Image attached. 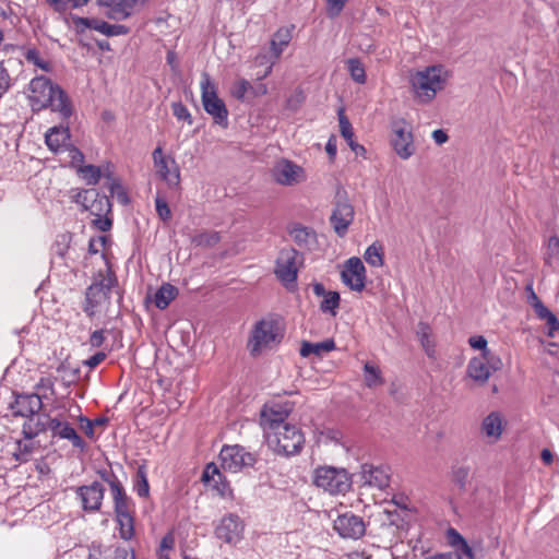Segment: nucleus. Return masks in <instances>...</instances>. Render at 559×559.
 I'll return each mask as SVG.
<instances>
[{
  "instance_id": "nucleus-1",
  "label": "nucleus",
  "mask_w": 559,
  "mask_h": 559,
  "mask_svg": "<svg viewBox=\"0 0 559 559\" xmlns=\"http://www.w3.org/2000/svg\"><path fill=\"white\" fill-rule=\"evenodd\" d=\"M293 412V404L274 403L265 405L260 415V426L266 445L278 455L292 456L298 454L305 444L301 429L287 417Z\"/></svg>"
},
{
  "instance_id": "nucleus-2",
  "label": "nucleus",
  "mask_w": 559,
  "mask_h": 559,
  "mask_svg": "<svg viewBox=\"0 0 559 559\" xmlns=\"http://www.w3.org/2000/svg\"><path fill=\"white\" fill-rule=\"evenodd\" d=\"M28 100L34 111L50 108L62 119H68L73 114L72 103L67 93L44 75L35 76L29 82Z\"/></svg>"
},
{
  "instance_id": "nucleus-3",
  "label": "nucleus",
  "mask_w": 559,
  "mask_h": 559,
  "mask_svg": "<svg viewBox=\"0 0 559 559\" xmlns=\"http://www.w3.org/2000/svg\"><path fill=\"white\" fill-rule=\"evenodd\" d=\"M450 76L449 71L441 64L428 66L409 75V85L414 99L421 105L431 103L441 92Z\"/></svg>"
},
{
  "instance_id": "nucleus-4",
  "label": "nucleus",
  "mask_w": 559,
  "mask_h": 559,
  "mask_svg": "<svg viewBox=\"0 0 559 559\" xmlns=\"http://www.w3.org/2000/svg\"><path fill=\"white\" fill-rule=\"evenodd\" d=\"M313 484L332 496H344L352 488V477L343 467L319 466L313 472Z\"/></svg>"
},
{
  "instance_id": "nucleus-5",
  "label": "nucleus",
  "mask_w": 559,
  "mask_h": 559,
  "mask_svg": "<svg viewBox=\"0 0 559 559\" xmlns=\"http://www.w3.org/2000/svg\"><path fill=\"white\" fill-rule=\"evenodd\" d=\"M201 99L204 110L211 115L217 124L227 126L228 110L217 95V86L207 73H203L200 82Z\"/></svg>"
},
{
  "instance_id": "nucleus-6",
  "label": "nucleus",
  "mask_w": 559,
  "mask_h": 559,
  "mask_svg": "<svg viewBox=\"0 0 559 559\" xmlns=\"http://www.w3.org/2000/svg\"><path fill=\"white\" fill-rule=\"evenodd\" d=\"M501 368V358L492 352H486L485 355L471 358L466 367V376L476 384L484 385L491 374Z\"/></svg>"
},
{
  "instance_id": "nucleus-7",
  "label": "nucleus",
  "mask_w": 559,
  "mask_h": 559,
  "mask_svg": "<svg viewBox=\"0 0 559 559\" xmlns=\"http://www.w3.org/2000/svg\"><path fill=\"white\" fill-rule=\"evenodd\" d=\"M302 263V257L293 248H284L280 251L275 274L288 289L296 287L297 274Z\"/></svg>"
},
{
  "instance_id": "nucleus-8",
  "label": "nucleus",
  "mask_w": 559,
  "mask_h": 559,
  "mask_svg": "<svg viewBox=\"0 0 559 559\" xmlns=\"http://www.w3.org/2000/svg\"><path fill=\"white\" fill-rule=\"evenodd\" d=\"M271 177L277 185L284 187H296L308 179L306 169L288 158H280L274 163Z\"/></svg>"
},
{
  "instance_id": "nucleus-9",
  "label": "nucleus",
  "mask_w": 559,
  "mask_h": 559,
  "mask_svg": "<svg viewBox=\"0 0 559 559\" xmlns=\"http://www.w3.org/2000/svg\"><path fill=\"white\" fill-rule=\"evenodd\" d=\"M276 342H278L277 323L273 320H261L253 326L248 348L255 356Z\"/></svg>"
},
{
  "instance_id": "nucleus-10",
  "label": "nucleus",
  "mask_w": 559,
  "mask_h": 559,
  "mask_svg": "<svg viewBox=\"0 0 559 559\" xmlns=\"http://www.w3.org/2000/svg\"><path fill=\"white\" fill-rule=\"evenodd\" d=\"M156 175L167 183L169 188H177L180 185V169L170 155H166L162 146H157L152 153Z\"/></svg>"
},
{
  "instance_id": "nucleus-11",
  "label": "nucleus",
  "mask_w": 559,
  "mask_h": 559,
  "mask_svg": "<svg viewBox=\"0 0 559 559\" xmlns=\"http://www.w3.org/2000/svg\"><path fill=\"white\" fill-rule=\"evenodd\" d=\"M391 145L395 154L403 160L409 159L416 153L413 132L404 120L393 124Z\"/></svg>"
},
{
  "instance_id": "nucleus-12",
  "label": "nucleus",
  "mask_w": 559,
  "mask_h": 559,
  "mask_svg": "<svg viewBox=\"0 0 559 559\" xmlns=\"http://www.w3.org/2000/svg\"><path fill=\"white\" fill-rule=\"evenodd\" d=\"M221 465L225 471L237 473L252 466L254 457L240 445H226L219 453Z\"/></svg>"
},
{
  "instance_id": "nucleus-13",
  "label": "nucleus",
  "mask_w": 559,
  "mask_h": 559,
  "mask_svg": "<svg viewBox=\"0 0 559 559\" xmlns=\"http://www.w3.org/2000/svg\"><path fill=\"white\" fill-rule=\"evenodd\" d=\"M69 414L66 411H60L55 417H50L48 423V430L52 437L64 439L71 442L74 448L83 449L84 441L72 427Z\"/></svg>"
},
{
  "instance_id": "nucleus-14",
  "label": "nucleus",
  "mask_w": 559,
  "mask_h": 559,
  "mask_svg": "<svg viewBox=\"0 0 559 559\" xmlns=\"http://www.w3.org/2000/svg\"><path fill=\"white\" fill-rule=\"evenodd\" d=\"M148 0H98L100 7L107 8L106 16L114 21H124L140 11Z\"/></svg>"
},
{
  "instance_id": "nucleus-15",
  "label": "nucleus",
  "mask_w": 559,
  "mask_h": 559,
  "mask_svg": "<svg viewBox=\"0 0 559 559\" xmlns=\"http://www.w3.org/2000/svg\"><path fill=\"white\" fill-rule=\"evenodd\" d=\"M333 528L342 538L348 539H359L366 532L362 518L352 512L338 514L333 521Z\"/></svg>"
},
{
  "instance_id": "nucleus-16",
  "label": "nucleus",
  "mask_w": 559,
  "mask_h": 559,
  "mask_svg": "<svg viewBox=\"0 0 559 559\" xmlns=\"http://www.w3.org/2000/svg\"><path fill=\"white\" fill-rule=\"evenodd\" d=\"M343 283L352 290L360 293L366 286V267L357 257L349 258L341 272Z\"/></svg>"
},
{
  "instance_id": "nucleus-17",
  "label": "nucleus",
  "mask_w": 559,
  "mask_h": 559,
  "mask_svg": "<svg viewBox=\"0 0 559 559\" xmlns=\"http://www.w3.org/2000/svg\"><path fill=\"white\" fill-rule=\"evenodd\" d=\"M75 495L85 512L94 513L100 510L105 488L98 483L94 481L91 485L80 486L75 489Z\"/></svg>"
},
{
  "instance_id": "nucleus-18",
  "label": "nucleus",
  "mask_w": 559,
  "mask_h": 559,
  "mask_svg": "<svg viewBox=\"0 0 559 559\" xmlns=\"http://www.w3.org/2000/svg\"><path fill=\"white\" fill-rule=\"evenodd\" d=\"M243 533V523L237 514H227L219 521L215 528V535L218 539L228 544L238 543Z\"/></svg>"
},
{
  "instance_id": "nucleus-19",
  "label": "nucleus",
  "mask_w": 559,
  "mask_h": 559,
  "mask_svg": "<svg viewBox=\"0 0 559 559\" xmlns=\"http://www.w3.org/2000/svg\"><path fill=\"white\" fill-rule=\"evenodd\" d=\"M109 289L103 283L92 284L86 290L84 311L88 317L103 311L108 305Z\"/></svg>"
},
{
  "instance_id": "nucleus-20",
  "label": "nucleus",
  "mask_w": 559,
  "mask_h": 559,
  "mask_svg": "<svg viewBox=\"0 0 559 559\" xmlns=\"http://www.w3.org/2000/svg\"><path fill=\"white\" fill-rule=\"evenodd\" d=\"M267 86L264 83L252 84L246 79L236 80L230 87V95L240 102H250L257 97L267 94Z\"/></svg>"
},
{
  "instance_id": "nucleus-21",
  "label": "nucleus",
  "mask_w": 559,
  "mask_h": 559,
  "mask_svg": "<svg viewBox=\"0 0 559 559\" xmlns=\"http://www.w3.org/2000/svg\"><path fill=\"white\" fill-rule=\"evenodd\" d=\"M43 407L41 396L38 393L17 395L12 404L13 415L29 417L36 415Z\"/></svg>"
},
{
  "instance_id": "nucleus-22",
  "label": "nucleus",
  "mask_w": 559,
  "mask_h": 559,
  "mask_svg": "<svg viewBox=\"0 0 559 559\" xmlns=\"http://www.w3.org/2000/svg\"><path fill=\"white\" fill-rule=\"evenodd\" d=\"M360 477L364 486L383 490L389 486L390 475L385 467L365 464Z\"/></svg>"
},
{
  "instance_id": "nucleus-23",
  "label": "nucleus",
  "mask_w": 559,
  "mask_h": 559,
  "mask_svg": "<svg viewBox=\"0 0 559 559\" xmlns=\"http://www.w3.org/2000/svg\"><path fill=\"white\" fill-rule=\"evenodd\" d=\"M202 479L205 484L212 486L221 497H233V489L229 483L226 480L225 476L219 472L214 463L206 465Z\"/></svg>"
},
{
  "instance_id": "nucleus-24",
  "label": "nucleus",
  "mask_w": 559,
  "mask_h": 559,
  "mask_svg": "<svg viewBox=\"0 0 559 559\" xmlns=\"http://www.w3.org/2000/svg\"><path fill=\"white\" fill-rule=\"evenodd\" d=\"M354 219V209L347 202H340L335 205L331 215V224L335 233L343 237Z\"/></svg>"
},
{
  "instance_id": "nucleus-25",
  "label": "nucleus",
  "mask_w": 559,
  "mask_h": 559,
  "mask_svg": "<svg viewBox=\"0 0 559 559\" xmlns=\"http://www.w3.org/2000/svg\"><path fill=\"white\" fill-rule=\"evenodd\" d=\"M506 421L499 412H491L481 421V432L490 442L500 440Z\"/></svg>"
},
{
  "instance_id": "nucleus-26",
  "label": "nucleus",
  "mask_w": 559,
  "mask_h": 559,
  "mask_svg": "<svg viewBox=\"0 0 559 559\" xmlns=\"http://www.w3.org/2000/svg\"><path fill=\"white\" fill-rule=\"evenodd\" d=\"M46 144L55 153L66 152L70 146V132L67 127H52L45 135Z\"/></svg>"
},
{
  "instance_id": "nucleus-27",
  "label": "nucleus",
  "mask_w": 559,
  "mask_h": 559,
  "mask_svg": "<svg viewBox=\"0 0 559 559\" xmlns=\"http://www.w3.org/2000/svg\"><path fill=\"white\" fill-rule=\"evenodd\" d=\"M22 432L26 439H33L38 433L48 430V423L50 416L47 415H33L25 417Z\"/></svg>"
},
{
  "instance_id": "nucleus-28",
  "label": "nucleus",
  "mask_w": 559,
  "mask_h": 559,
  "mask_svg": "<svg viewBox=\"0 0 559 559\" xmlns=\"http://www.w3.org/2000/svg\"><path fill=\"white\" fill-rule=\"evenodd\" d=\"M178 288L169 283H164L155 293L153 302L156 308L164 310L178 296Z\"/></svg>"
},
{
  "instance_id": "nucleus-29",
  "label": "nucleus",
  "mask_w": 559,
  "mask_h": 559,
  "mask_svg": "<svg viewBox=\"0 0 559 559\" xmlns=\"http://www.w3.org/2000/svg\"><path fill=\"white\" fill-rule=\"evenodd\" d=\"M364 382L369 389L381 386L384 383L381 369L377 365L367 361L364 365Z\"/></svg>"
},
{
  "instance_id": "nucleus-30",
  "label": "nucleus",
  "mask_w": 559,
  "mask_h": 559,
  "mask_svg": "<svg viewBox=\"0 0 559 559\" xmlns=\"http://www.w3.org/2000/svg\"><path fill=\"white\" fill-rule=\"evenodd\" d=\"M292 40V31L288 27L280 28L272 37L271 49L274 58L277 59L283 52L284 48Z\"/></svg>"
},
{
  "instance_id": "nucleus-31",
  "label": "nucleus",
  "mask_w": 559,
  "mask_h": 559,
  "mask_svg": "<svg viewBox=\"0 0 559 559\" xmlns=\"http://www.w3.org/2000/svg\"><path fill=\"white\" fill-rule=\"evenodd\" d=\"M534 311L538 319L544 320L548 325V335L552 336L556 331L559 330V320L557 317L543 304L535 306Z\"/></svg>"
},
{
  "instance_id": "nucleus-32",
  "label": "nucleus",
  "mask_w": 559,
  "mask_h": 559,
  "mask_svg": "<svg viewBox=\"0 0 559 559\" xmlns=\"http://www.w3.org/2000/svg\"><path fill=\"white\" fill-rule=\"evenodd\" d=\"M364 259L370 266L381 267L384 263L383 246L379 242H373L366 249Z\"/></svg>"
},
{
  "instance_id": "nucleus-33",
  "label": "nucleus",
  "mask_w": 559,
  "mask_h": 559,
  "mask_svg": "<svg viewBox=\"0 0 559 559\" xmlns=\"http://www.w3.org/2000/svg\"><path fill=\"white\" fill-rule=\"evenodd\" d=\"M119 536L123 540H131L134 536V518L132 513L116 516Z\"/></svg>"
},
{
  "instance_id": "nucleus-34",
  "label": "nucleus",
  "mask_w": 559,
  "mask_h": 559,
  "mask_svg": "<svg viewBox=\"0 0 559 559\" xmlns=\"http://www.w3.org/2000/svg\"><path fill=\"white\" fill-rule=\"evenodd\" d=\"M335 344L332 340H328L320 343H302L300 347V355L302 357H308L311 354L321 355L322 353H328L334 349Z\"/></svg>"
},
{
  "instance_id": "nucleus-35",
  "label": "nucleus",
  "mask_w": 559,
  "mask_h": 559,
  "mask_svg": "<svg viewBox=\"0 0 559 559\" xmlns=\"http://www.w3.org/2000/svg\"><path fill=\"white\" fill-rule=\"evenodd\" d=\"M417 336L420 344L429 357H435V341L431 337V330L428 324L419 323L417 328Z\"/></svg>"
},
{
  "instance_id": "nucleus-36",
  "label": "nucleus",
  "mask_w": 559,
  "mask_h": 559,
  "mask_svg": "<svg viewBox=\"0 0 559 559\" xmlns=\"http://www.w3.org/2000/svg\"><path fill=\"white\" fill-rule=\"evenodd\" d=\"M95 24V31L107 37L121 36L129 33V27L122 24H109L98 19Z\"/></svg>"
},
{
  "instance_id": "nucleus-37",
  "label": "nucleus",
  "mask_w": 559,
  "mask_h": 559,
  "mask_svg": "<svg viewBox=\"0 0 559 559\" xmlns=\"http://www.w3.org/2000/svg\"><path fill=\"white\" fill-rule=\"evenodd\" d=\"M32 440L33 439H26L24 437V440L16 441L15 450L12 453L16 461H19V462L28 461V457L34 450V442Z\"/></svg>"
},
{
  "instance_id": "nucleus-38",
  "label": "nucleus",
  "mask_w": 559,
  "mask_h": 559,
  "mask_svg": "<svg viewBox=\"0 0 559 559\" xmlns=\"http://www.w3.org/2000/svg\"><path fill=\"white\" fill-rule=\"evenodd\" d=\"M111 204L109 199L104 195L99 194L97 197V200L93 204H88V212L94 216H105L110 212Z\"/></svg>"
},
{
  "instance_id": "nucleus-39",
  "label": "nucleus",
  "mask_w": 559,
  "mask_h": 559,
  "mask_svg": "<svg viewBox=\"0 0 559 559\" xmlns=\"http://www.w3.org/2000/svg\"><path fill=\"white\" fill-rule=\"evenodd\" d=\"M290 236L299 246H308L314 239L313 231L304 226H294Z\"/></svg>"
},
{
  "instance_id": "nucleus-40",
  "label": "nucleus",
  "mask_w": 559,
  "mask_h": 559,
  "mask_svg": "<svg viewBox=\"0 0 559 559\" xmlns=\"http://www.w3.org/2000/svg\"><path fill=\"white\" fill-rule=\"evenodd\" d=\"M340 307V294L336 292H328L321 301L320 309L322 312L336 314Z\"/></svg>"
},
{
  "instance_id": "nucleus-41",
  "label": "nucleus",
  "mask_w": 559,
  "mask_h": 559,
  "mask_svg": "<svg viewBox=\"0 0 559 559\" xmlns=\"http://www.w3.org/2000/svg\"><path fill=\"white\" fill-rule=\"evenodd\" d=\"M347 69L352 79L358 83L364 84L366 82V71L364 64L358 59H349L347 61Z\"/></svg>"
},
{
  "instance_id": "nucleus-42",
  "label": "nucleus",
  "mask_w": 559,
  "mask_h": 559,
  "mask_svg": "<svg viewBox=\"0 0 559 559\" xmlns=\"http://www.w3.org/2000/svg\"><path fill=\"white\" fill-rule=\"evenodd\" d=\"M134 490L140 497H147L150 492V486L146 477L144 467H139L135 477Z\"/></svg>"
},
{
  "instance_id": "nucleus-43",
  "label": "nucleus",
  "mask_w": 559,
  "mask_h": 559,
  "mask_svg": "<svg viewBox=\"0 0 559 559\" xmlns=\"http://www.w3.org/2000/svg\"><path fill=\"white\" fill-rule=\"evenodd\" d=\"M78 413H80L79 406L74 407ZM69 417L72 419H78L80 421V427L83 430V432L90 437L93 438L94 436V421L90 420L88 418L82 416L81 414H75L72 412V408H69Z\"/></svg>"
},
{
  "instance_id": "nucleus-44",
  "label": "nucleus",
  "mask_w": 559,
  "mask_h": 559,
  "mask_svg": "<svg viewBox=\"0 0 559 559\" xmlns=\"http://www.w3.org/2000/svg\"><path fill=\"white\" fill-rule=\"evenodd\" d=\"M79 173L87 185H96L100 178L99 168L93 165L80 167Z\"/></svg>"
},
{
  "instance_id": "nucleus-45",
  "label": "nucleus",
  "mask_w": 559,
  "mask_h": 559,
  "mask_svg": "<svg viewBox=\"0 0 559 559\" xmlns=\"http://www.w3.org/2000/svg\"><path fill=\"white\" fill-rule=\"evenodd\" d=\"M98 197L96 189H86L78 194V202L87 211L88 204H93Z\"/></svg>"
},
{
  "instance_id": "nucleus-46",
  "label": "nucleus",
  "mask_w": 559,
  "mask_h": 559,
  "mask_svg": "<svg viewBox=\"0 0 559 559\" xmlns=\"http://www.w3.org/2000/svg\"><path fill=\"white\" fill-rule=\"evenodd\" d=\"M109 483L114 503L129 499L118 479H106Z\"/></svg>"
},
{
  "instance_id": "nucleus-47",
  "label": "nucleus",
  "mask_w": 559,
  "mask_h": 559,
  "mask_svg": "<svg viewBox=\"0 0 559 559\" xmlns=\"http://www.w3.org/2000/svg\"><path fill=\"white\" fill-rule=\"evenodd\" d=\"M173 115L178 120H183L188 122V124H192V117L189 112L188 108L182 103H174L173 106Z\"/></svg>"
},
{
  "instance_id": "nucleus-48",
  "label": "nucleus",
  "mask_w": 559,
  "mask_h": 559,
  "mask_svg": "<svg viewBox=\"0 0 559 559\" xmlns=\"http://www.w3.org/2000/svg\"><path fill=\"white\" fill-rule=\"evenodd\" d=\"M155 209L160 219L168 221L171 217V211L167 202L159 195L155 199Z\"/></svg>"
},
{
  "instance_id": "nucleus-49",
  "label": "nucleus",
  "mask_w": 559,
  "mask_h": 559,
  "mask_svg": "<svg viewBox=\"0 0 559 559\" xmlns=\"http://www.w3.org/2000/svg\"><path fill=\"white\" fill-rule=\"evenodd\" d=\"M96 20L97 19L72 16L73 24L80 33H83L87 28L95 31Z\"/></svg>"
},
{
  "instance_id": "nucleus-50",
  "label": "nucleus",
  "mask_w": 559,
  "mask_h": 559,
  "mask_svg": "<svg viewBox=\"0 0 559 559\" xmlns=\"http://www.w3.org/2000/svg\"><path fill=\"white\" fill-rule=\"evenodd\" d=\"M348 0H326V13L331 17L340 15Z\"/></svg>"
},
{
  "instance_id": "nucleus-51",
  "label": "nucleus",
  "mask_w": 559,
  "mask_h": 559,
  "mask_svg": "<svg viewBox=\"0 0 559 559\" xmlns=\"http://www.w3.org/2000/svg\"><path fill=\"white\" fill-rule=\"evenodd\" d=\"M69 248V238L66 235L60 236V238L55 242L52 247L53 254L59 258H64Z\"/></svg>"
},
{
  "instance_id": "nucleus-52",
  "label": "nucleus",
  "mask_w": 559,
  "mask_h": 559,
  "mask_svg": "<svg viewBox=\"0 0 559 559\" xmlns=\"http://www.w3.org/2000/svg\"><path fill=\"white\" fill-rule=\"evenodd\" d=\"M468 344L471 345L472 348L480 350L479 355H485L486 352H491L487 347V340L481 335L471 336L468 338Z\"/></svg>"
},
{
  "instance_id": "nucleus-53",
  "label": "nucleus",
  "mask_w": 559,
  "mask_h": 559,
  "mask_svg": "<svg viewBox=\"0 0 559 559\" xmlns=\"http://www.w3.org/2000/svg\"><path fill=\"white\" fill-rule=\"evenodd\" d=\"M114 559H135L134 549L129 546H116L114 550Z\"/></svg>"
},
{
  "instance_id": "nucleus-54",
  "label": "nucleus",
  "mask_w": 559,
  "mask_h": 559,
  "mask_svg": "<svg viewBox=\"0 0 559 559\" xmlns=\"http://www.w3.org/2000/svg\"><path fill=\"white\" fill-rule=\"evenodd\" d=\"M340 131L345 140H350V138H354L352 124L344 115H340Z\"/></svg>"
},
{
  "instance_id": "nucleus-55",
  "label": "nucleus",
  "mask_w": 559,
  "mask_h": 559,
  "mask_svg": "<svg viewBox=\"0 0 559 559\" xmlns=\"http://www.w3.org/2000/svg\"><path fill=\"white\" fill-rule=\"evenodd\" d=\"M115 504V513L116 516H120L122 514H130L131 511V502L130 499L123 500V501H117Z\"/></svg>"
},
{
  "instance_id": "nucleus-56",
  "label": "nucleus",
  "mask_w": 559,
  "mask_h": 559,
  "mask_svg": "<svg viewBox=\"0 0 559 559\" xmlns=\"http://www.w3.org/2000/svg\"><path fill=\"white\" fill-rule=\"evenodd\" d=\"M10 75L7 69L0 63V95H2L10 87Z\"/></svg>"
},
{
  "instance_id": "nucleus-57",
  "label": "nucleus",
  "mask_w": 559,
  "mask_h": 559,
  "mask_svg": "<svg viewBox=\"0 0 559 559\" xmlns=\"http://www.w3.org/2000/svg\"><path fill=\"white\" fill-rule=\"evenodd\" d=\"M105 330H96L91 334L90 344L92 347H100L105 342Z\"/></svg>"
},
{
  "instance_id": "nucleus-58",
  "label": "nucleus",
  "mask_w": 559,
  "mask_h": 559,
  "mask_svg": "<svg viewBox=\"0 0 559 559\" xmlns=\"http://www.w3.org/2000/svg\"><path fill=\"white\" fill-rule=\"evenodd\" d=\"M26 59L28 61L34 62L37 67H39L43 70H46V71L49 70V64L46 61H44L43 59H40L37 51H35V50L28 51Z\"/></svg>"
},
{
  "instance_id": "nucleus-59",
  "label": "nucleus",
  "mask_w": 559,
  "mask_h": 559,
  "mask_svg": "<svg viewBox=\"0 0 559 559\" xmlns=\"http://www.w3.org/2000/svg\"><path fill=\"white\" fill-rule=\"evenodd\" d=\"M67 151L69 152V156L71 158V164L73 166L80 165L83 163L84 155L80 150L70 145Z\"/></svg>"
},
{
  "instance_id": "nucleus-60",
  "label": "nucleus",
  "mask_w": 559,
  "mask_h": 559,
  "mask_svg": "<svg viewBox=\"0 0 559 559\" xmlns=\"http://www.w3.org/2000/svg\"><path fill=\"white\" fill-rule=\"evenodd\" d=\"M107 357V353L105 350L103 352H98L96 354H94L93 356H91L86 361H85V365L88 366L90 368H95L97 367L102 361L105 360V358Z\"/></svg>"
},
{
  "instance_id": "nucleus-61",
  "label": "nucleus",
  "mask_w": 559,
  "mask_h": 559,
  "mask_svg": "<svg viewBox=\"0 0 559 559\" xmlns=\"http://www.w3.org/2000/svg\"><path fill=\"white\" fill-rule=\"evenodd\" d=\"M325 151L329 154L331 159H334L337 152L336 138L334 135L330 136L326 142Z\"/></svg>"
},
{
  "instance_id": "nucleus-62",
  "label": "nucleus",
  "mask_w": 559,
  "mask_h": 559,
  "mask_svg": "<svg viewBox=\"0 0 559 559\" xmlns=\"http://www.w3.org/2000/svg\"><path fill=\"white\" fill-rule=\"evenodd\" d=\"M526 294H527V302L528 305L534 308L535 306L539 305L542 302V300L538 298V296L536 295V293L534 292L533 289V286L532 285H528L526 287Z\"/></svg>"
},
{
  "instance_id": "nucleus-63",
  "label": "nucleus",
  "mask_w": 559,
  "mask_h": 559,
  "mask_svg": "<svg viewBox=\"0 0 559 559\" xmlns=\"http://www.w3.org/2000/svg\"><path fill=\"white\" fill-rule=\"evenodd\" d=\"M97 218L94 219V224L95 226L102 230V231H106L108 229H110L111 227V221L107 217H104V216H96Z\"/></svg>"
},
{
  "instance_id": "nucleus-64",
  "label": "nucleus",
  "mask_w": 559,
  "mask_h": 559,
  "mask_svg": "<svg viewBox=\"0 0 559 559\" xmlns=\"http://www.w3.org/2000/svg\"><path fill=\"white\" fill-rule=\"evenodd\" d=\"M548 251L551 255L559 254V237L551 236L548 239Z\"/></svg>"
}]
</instances>
